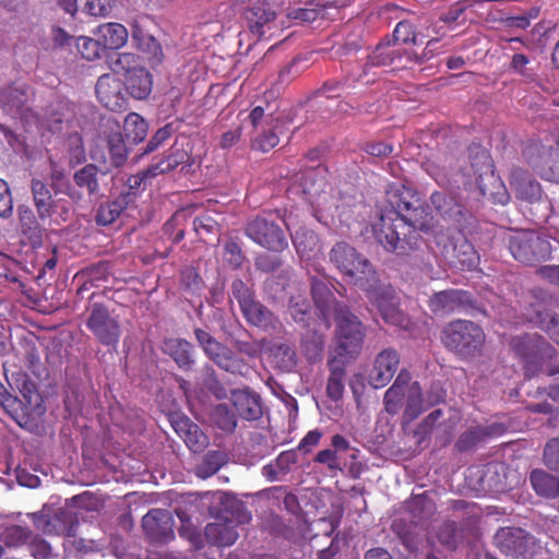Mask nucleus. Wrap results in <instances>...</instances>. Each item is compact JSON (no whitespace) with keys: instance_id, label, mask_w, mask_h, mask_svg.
I'll list each match as a JSON object with an SVG mask.
<instances>
[{"instance_id":"obj_1","label":"nucleus","mask_w":559,"mask_h":559,"mask_svg":"<svg viewBox=\"0 0 559 559\" xmlns=\"http://www.w3.org/2000/svg\"><path fill=\"white\" fill-rule=\"evenodd\" d=\"M430 234V247L435 254L440 255L449 265L462 270H474L478 266V253L457 228L432 226Z\"/></svg>"},{"instance_id":"obj_2","label":"nucleus","mask_w":559,"mask_h":559,"mask_svg":"<svg viewBox=\"0 0 559 559\" xmlns=\"http://www.w3.org/2000/svg\"><path fill=\"white\" fill-rule=\"evenodd\" d=\"M432 225L416 216H400L395 212L381 213L379 221L372 226L378 242L388 251L403 254L405 252L406 233L412 229L431 231Z\"/></svg>"},{"instance_id":"obj_3","label":"nucleus","mask_w":559,"mask_h":559,"mask_svg":"<svg viewBox=\"0 0 559 559\" xmlns=\"http://www.w3.org/2000/svg\"><path fill=\"white\" fill-rule=\"evenodd\" d=\"M330 262L355 285L365 286L373 281L376 271L370 261L345 241L336 242L329 253Z\"/></svg>"},{"instance_id":"obj_4","label":"nucleus","mask_w":559,"mask_h":559,"mask_svg":"<svg viewBox=\"0 0 559 559\" xmlns=\"http://www.w3.org/2000/svg\"><path fill=\"white\" fill-rule=\"evenodd\" d=\"M336 321L337 346L335 352L342 362L355 358L361 348L365 332L361 322L344 306L332 313Z\"/></svg>"},{"instance_id":"obj_5","label":"nucleus","mask_w":559,"mask_h":559,"mask_svg":"<svg viewBox=\"0 0 559 559\" xmlns=\"http://www.w3.org/2000/svg\"><path fill=\"white\" fill-rule=\"evenodd\" d=\"M442 341L449 349L463 356H471L480 352L485 334L476 323L456 320L443 330Z\"/></svg>"},{"instance_id":"obj_6","label":"nucleus","mask_w":559,"mask_h":559,"mask_svg":"<svg viewBox=\"0 0 559 559\" xmlns=\"http://www.w3.org/2000/svg\"><path fill=\"white\" fill-rule=\"evenodd\" d=\"M509 249L513 258L531 264L550 255V242L534 230H520L509 237Z\"/></svg>"},{"instance_id":"obj_7","label":"nucleus","mask_w":559,"mask_h":559,"mask_svg":"<svg viewBox=\"0 0 559 559\" xmlns=\"http://www.w3.org/2000/svg\"><path fill=\"white\" fill-rule=\"evenodd\" d=\"M361 288L366 290L370 302L378 308L385 322L401 328L407 325L408 320L399 309L397 297L392 286L380 284L376 274L373 281Z\"/></svg>"},{"instance_id":"obj_8","label":"nucleus","mask_w":559,"mask_h":559,"mask_svg":"<svg viewBox=\"0 0 559 559\" xmlns=\"http://www.w3.org/2000/svg\"><path fill=\"white\" fill-rule=\"evenodd\" d=\"M86 328L105 346L116 347L121 335L118 317L102 304L93 302L87 308Z\"/></svg>"},{"instance_id":"obj_9","label":"nucleus","mask_w":559,"mask_h":559,"mask_svg":"<svg viewBox=\"0 0 559 559\" xmlns=\"http://www.w3.org/2000/svg\"><path fill=\"white\" fill-rule=\"evenodd\" d=\"M245 233L257 245L271 251L280 252L288 246L280 225L264 216H257L249 221Z\"/></svg>"},{"instance_id":"obj_10","label":"nucleus","mask_w":559,"mask_h":559,"mask_svg":"<svg viewBox=\"0 0 559 559\" xmlns=\"http://www.w3.org/2000/svg\"><path fill=\"white\" fill-rule=\"evenodd\" d=\"M194 334L205 355L219 368L230 373H242L246 365L230 348L217 342L204 330L197 329Z\"/></svg>"},{"instance_id":"obj_11","label":"nucleus","mask_w":559,"mask_h":559,"mask_svg":"<svg viewBox=\"0 0 559 559\" xmlns=\"http://www.w3.org/2000/svg\"><path fill=\"white\" fill-rule=\"evenodd\" d=\"M471 170L473 174L469 170L463 174L464 177L468 178L466 181H464V183H471L474 177V181L478 185L483 195L490 194L493 199V202L498 204L504 205L509 202L510 197L503 186H501V191L493 193L489 192L483 182L485 177L496 181L490 156L485 150H478L476 152L471 163Z\"/></svg>"},{"instance_id":"obj_12","label":"nucleus","mask_w":559,"mask_h":559,"mask_svg":"<svg viewBox=\"0 0 559 559\" xmlns=\"http://www.w3.org/2000/svg\"><path fill=\"white\" fill-rule=\"evenodd\" d=\"M136 58L132 53H121L117 59V67L126 69V88L136 99L145 98L152 91V76L142 67H138Z\"/></svg>"},{"instance_id":"obj_13","label":"nucleus","mask_w":559,"mask_h":559,"mask_svg":"<svg viewBox=\"0 0 559 559\" xmlns=\"http://www.w3.org/2000/svg\"><path fill=\"white\" fill-rule=\"evenodd\" d=\"M250 519V513L245 510L242 504H238L236 521L225 518L210 523L205 526L204 535L211 544L223 547L230 546L238 538L236 523H247Z\"/></svg>"},{"instance_id":"obj_14","label":"nucleus","mask_w":559,"mask_h":559,"mask_svg":"<svg viewBox=\"0 0 559 559\" xmlns=\"http://www.w3.org/2000/svg\"><path fill=\"white\" fill-rule=\"evenodd\" d=\"M496 545L510 556H530L533 551L534 537L520 527H502L495 535Z\"/></svg>"},{"instance_id":"obj_15","label":"nucleus","mask_w":559,"mask_h":559,"mask_svg":"<svg viewBox=\"0 0 559 559\" xmlns=\"http://www.w3.org/2000/svg\"><path fill=\"white\" fill-rule=\"evenodd\" d=\"M388 206L382 213L395 212L400 216H416L421 221H428L425 210L415 206V195L413 191L404 185L394 183L389 187L385 193Z\"/></svg>"},{"instance_id":"obj_16","label":"nucleus","mask_w":559,"mask_h":559,"mask_svg":"<svg viewBox=\"0 0 559 559\" xmlns=\"http://www.w3.org/2000/svg\"><path fill=\"white\" fill-rule=\"evenodd\" d=\"M142 527L154 543H167L174 538L173 519L168 511L153 509L142 519Z\"/></svg>"},{"instance_id":"obj_17","label":"nucleus","mask_w":559,"mask_h":559,"mask_svg":"<svg viewBox=\"0 0 559 559\" xmlns=\"http://www.w3.org/2000/svg\"><path fill=\"white\" fill-rule=\"evenodd\" d=\"M400 364V356L396 350L388 348L380 352L369 372L368 381L374 389L385 386L394 377Z\"/></svg>"},{"instance_id":"obj_18","label":"nucleus","mask_w":559,"mask_h":559,"mask_svg":"<svg viewBox=\"0 0 559 559\" xmlns=\"http://www.w3.org/2000/svg\"><path fill=\"white\" fill-rule=\"evenodd\" d=\"M96 95L104 107L120 110L126 104L123 83L114 74L102 75L96 83Z\"/></svg>"},{"instance_id":"obj_19","label":"nucleus","mask_w":559,"mask_h":559,"mask_svg":"<svg viewBox=\"0 0 559 559\" xmlns=\"http://www.w3.org/2000/svg\"><path fill=\"white\" fill-rule=\"evenodd\" d=\"M403 59L412 60L413 55L405 51V49L391 40L380 43L374 50L368 56L367 67H388L393 69L403 67Z\"/></svg>"},{"instance_id":"obj_20","label":"nucleus","mask_w":559,"mask_h":559,"mask_svg":"<svg viewBox=\"0 0 559 559\" xmlns=\"http://www.w3.org/2000/svg\"><path fill=\"white\" fill-rule=\"evenodd\" d=\"M469 301V294L464 290H442L433 294L429 300V308L433 313L443 316L461 310Z\"/></svg>"},{"instance_id":"obj_21","label":"nucleus","mask_w":559,"mask_h":559,"mask_svg":"<svg viewBox=\"0 0 559 559\" xmlns=\"http://www.w3.org/2000/svg\"><path fill=\"white\" fill-rule=\"evenodd\" d=\"M190 144L185 140L180 143L176 141L171 147L170 153L159 163L152 164L143 174L145 178H152L158 174L173 170L179 165H186L190 162Z\"/></svg>"},{"instance_id":"obj_22","label":"nucleus","mask_w":559,"mask_h":559,"mask_svg":"<svg viewBox=\"0 0 559 559\" xmlns=\"http://www.w3.org/2000/svg\"><path fill=\"white\" fill-rule=\"evenodd\" d=\"M230 399L240 417L253 420L262 415L260 396L254 392L248 389L234 390Z\"/></svg>"},{"instance_id":"obj_23","label":"nucleus","mask_w":559,"mask_h":559,"mask_svg":"<svg viewBox=\"0 0 559 559\" xmlns=\"http://www.w3.org/2000/svg\"><path fill=\"white\" fill-rule=\"evenodd\" d=\"M311 289L313 301L325 320L332 316L335 308L342 307L335 302L331 283L325 277L313 278Z\"/></svg>"},{"instance_id":"obj_24","label":"nucleus","mask_w":559,"mask_h":559,"mask_svg":"<svg viewBox=\"0 0 559 559\" xmlns=\"http://www.w3.org/2000/svg\"><path fill=\"white\" fill-rule=\"evenodd\" d=\"M409 378V373L402 370L394 383L386 390L384 394V406L389 414H397L405 404Z\"/></svg>"},{"instance_id":"obj_25","label":"nucleus","mask_w":559,"mask_h":559,"mask_svg":"<svg viewBox=\"0 0 559 559\" xmlns=\"http://www.w3.org/2000/svg\"><path fill=\"white\" fill-rule=\"evenodd\" d=\"M33 202L40 219L49 218L55 212V201L49 187L40 179L31 181Z\"/></svg>"},{"instance_id":"obj_26","label":"nucleus","mask_w":559,"mask_h":559,"mask_svg":"<svg viewBox=\"0 0 559 559\" xmlns=\"http://www.w3.org/2000/svg\"><path fill=\"white\" fill-rule=\"evenodd\" d=\"M94 34L104 49H119L128 40V31L120 23L103 24Z\"/></svg>"},{"instance_id":"obj_27","label":"nucleus","mask_w":559,"mask_h":559,"mask_svg":"<svg viewBox=\"0 0 559 559\" xmlns=\"http://www.w3.org/2000/svg\"><path fill=\"white\" fill-rule=\"evenodd\" d=\"M292 241L301 259L309 260L320 252L321 247L317 234L305 226L292 234Z\"/></svg>"},{"instance_id":"obj_28","label":"nucleus","mask_w":559,"mask_h":559,"mask_svg":"<svg viewBox=\"0 0 559 559\" xmlns=\"http://www.w3.org/2000/svg\"><path fill=\"white\" fill-rule=\"evenodd\" d=\"M241 312L246 320L254 326L275 330L280 324L274 314L255 299L242 307Z\"/></svg>"},{"instance_id":"obj_29","label":"nucleus","mask_w":559,"mask_h":559,"mask_svg":"<svg viewBox=\"0 0 559 559\" xmlns=\"http://www.w3.org/2000/svg\"><path fill=\"white\" fill-rule=\"evenodd\" d=\"M162 349L165 354L173 357L178 367L189 369L193 365L192 345L183 338H166L163 342Z\"/></svg>"},{"instance_id":"obj_30","label":"nucleus","mask_w":559,"mask_h":559,"mask_svg":"<svg viewBox=\"0 0 559 559\" xmlns=\"http://www.w3.org/2000/svg\"><path fill=\"white\" fill-rule=\"evenodd\" d=\"M107 128L110 130V134L107 135L106 140L110 160L115 167H119L127 159V145L119 131L120 126L117 121L108 119Z\"/></svg>"},{"instance_id":"obj_31","label":"nucleus","mask_w":559,"mask_h":559,"mask_svg":"<svg viewBox=\"0 0 559 559\" xmlns=\"http://www.w3.org/2000/svg\"><path fill=\"white\" fill-rule=\"evenodd\" d=\"M510 183L519 198L533 201L540 194L539 185L523 169H513L510 176Z\"/></svg>"},{"instance_id":"obj_32","label":"nucleus","mask_w":559,"mask_h":559,"mask_svg":"<svg viewBox=\"0 0 559 559\" xmlns=\"http://www.w3.org/2000/svg\"><path fill=\"white\" fill-rule=\"evenodd\" d=\"M175 430L183 439L187 447L193 452L201 451L206 444V437L200 428L190 423L188 418H181L174 425Z\"/></svg>"},{"instance_id":"obj_33","label":"nucleus","mask_w":559,"mask_h":559,"mask_svg":"<svg viewBox=\"0 0 559 559\" xmlns=\"http://www.w3.org/2000/svg\"><path fill=\"white\" fill-rule=\"evenodd\" d=\"M430 200L444 221H456L462 215V204L453 195L445 192H435Z\"/></svg>"},{"instance_id":"obj_34","label":"nucleus","mask_w":559,"mask_h":559,"mask_svg":"<svg viewBox=\"0 0 559 559\" xmlns=\"http://www.w3.org/2000/svg\"><path fill=\"white\" fill-rule=\"evenodd\" d=\"M530 480L535 492L542 497L555 498L559 495V479L543 469H534Z\"/></svg>"},{"instance_id":"obj_35","label":"nucleus","mask_w":559,"mask_h":559,"mask_svg":"<svg viewBox=\"0 0 559 559\" xmlns=\"http://www.w3.org/2000/svg\"><path fill=\"white\" fill-rule=\"evenodd\" d=\"M500 431L501 429L497 425L488 427L476 426L469 428L467 431L461 435L455 447L459 451H468L485 438L497 436L500 433Z\"/></svg>"},{"instance_id":"obj_36","label":"nucleus","mask_w":559,"mask_h":559,"mask_svg":"<svg viewBox=\"0 0 559 559\" xmlns=\"http://www.w3.org/2000/svg\"><path fill=\"white\" fill-rule=\"evenodd\" d=\"M280 119H271L267 127L261 128L252 139V147L262 152H269L278 144Z\"/></svg>"},{"instance_id":"obj_37","label":"nucleus","mask_w":559,"mask_h":559,"mask_svg":"<svg viewBox=\"0 0 559 559\" xmlns=\"http://www.w3.org/2000/svg\"><path fill=\"white\" fill-rule=\"evenodd\" d=\"M127 204V197L123 195L102 204L96 215L97 224L103 226L110 225L120 216Z\"/></svg>"},{"instance_id":"obj_38","label":"nucleus","mask_w":559,"mask_h":559,"mask_svg":"<svg viewBox=\"0 0 559 559\" xmlns=\"http://www.w3.org/2000/svg\"><path fill=\"white\" fill-rule=\"evenodd\" d=\"M123 130L127 140L135 144L145 139L147 134V123L140 115L130 112L124 118Z\"/></svg>"},{"instance_id":"obj_39","label":"nucleus","mask_w":559,"mask_h":559,"mask_svg":"<svg viewBox=\"0 0 559 559\" xmlns=\"http://www.w3.org/2000/svg\"><path fill=\"white\" fill-rule=\"evenodd\" d=\"M227 456L221 451H211L205 454L203 461L195 467V474L200 478H209L225 465Z\"/></svg>"},{"instance_id":"obj_40","label":"nucleus","mask_w":559,"mask_h":559,"mask_svg":"<svg viewBox=\"0 0 559 559\" xmlns=\"http://www.w3.org/2000/svg\"><path fill=\"white\" fill-rule=\"evenodd\" d=\"M75 185L85 189L90 195L96 194L99 190L97 179V167L93 164L85 165L73 175Z\"/></svg>"},{"instance_id":"obj_41","label":"nucleus","mask_w":559,"mask_h":559,"mask_svg":"<svg viewBox=\"0 0 559 559\" xmlns=\"http://www.w3.org/2000/svg\"><path fill=\"white\" fill-rule=\"evenodd\" d=\"M345 389V369L338 365L331 366V372L326 384V394L333 401H340L343 397Z\"/></svg>"},{"instance_id":"obj_42","label":"nucleus","mask_w":559,"mask_h":559,"mask_svg":"<svg viewBox=\"0 0 559 559\" xmlns=\"http://www.w3.org/2000/svg\"><path fill=\"white\" fill-rule=\"evenodd\" d=\"M275 364L283 370H290L296 366V353L285 343H275L270 348Z\"/></svg>"},{"instance_id":"obj_43","label":"nucleus","mask_w":559,"mask_h":559,"mask_svg":"<svg viewBox=\"0 0 559 559\" xmlns=\"http://www.w3.org/2000/svg\"><path fill=\"white\" fill-rule=\"evenodd\" d=\"M423 412L421 389L418 382L408 383L405 400V416L408 419L416 418Z\"/></svg>"},{"instance_id":"obj_44","label":"nucleus","mask_w":559,"mask_h":559,"mask_svg":"<svg viewBox=\"0 0 559 559\" xmlns=\"http://www.w3.org/2000/svg\"><path fill=\"white\" fill-rule=\"evenodd\" d=\"M301 348L308 360L316 361L321 357L323 350L322 335L317 332H307L301 341Z\"/></svg>"},{"instance_id":"obj_45","label":"nucleus","mask_w":559,"mask_h":559,"mask_svg":"<svg viewBox=\"0 0 559 559\" xmlns=\"http://www.w3.org/2000/svg\"><path fill=\"white\" fill-rule=\"evenodd\" d=\"M78 51L84 59L95 60L99 58L104 51L100 41L97 38L81 36L75 38Z\"/></svg>"},{"instance_id":"obj_46","label":"nucleus","mask_w":559,"mask_h":559,"mask_svg":"<svg viewBox=\"0 0 559 559\" xmlns=\"http://www.w3.org/2000/svg\"><path fill=\"white\" fill-rule=\"evenodd\" d=\"M31 537V531L27 527L20 525H11L7 527L2 534L1 539L9 547H17L25 544Z\"/></svg>"},{"instance_id":"obj_47","label":"nucleus","mask_w":559,"mask_h":559,"mask_svg":"<svg viewBox=\"0 0 559 559\" xmlns=\"http://www.w3.org/2000/svg\"><path fill=\"white\" fill-rule=\"evenodd\" d=\"M288 310L295 322L307 323L310 316V305L305 298L300 296L293 297L289 301Z\"/></svg>"},{"instance_id":"obj_48","label":"nucleus","mask_w":559,"mask_h":559,"mask_svg":"<svg viewBox=\"0 0 559 559\" xmlns=\"http://www.w3.org/2000/svg\"><path fill=\"white\" fill-rule=\"evenodd\" d=\"M442 416L443 413L441 409H435L418 425L415 431L418 442H423L426 437L437 428V424Z\"/></svg>"},{"instance_id":"obj_49","label":"nucleus","mask_w":559,"mask_h":559,"mask_svg":"<svg viewBox=\"0 0 559 559\" xmlns=\"http://www.w3.org/2000/svg\"><path fill=\"white\" fill-rule=\"evenodd\" d=\"M457 525L455 522H445L439 527L438 540L449 549H453L457 542Z\"/></svg>"},{"instance_id":"obj_50","label":"nucleus","mask_w":559,"mask_h":559,"mask_svg":"<svg viewBox=\"0 0 559 559\" xmlns=\"http://www.w3.org/2000/svg\"><path fill=\"white\" fill-rule=\"evenodd\" d=\"M231 295L238 301L240 309L254 299L253 292L242 280H235L233 282Z\"/></svg>"},{"instance_id":"obj_51","label":"nucleus","mask_w":559,"mask_h":559,"mask_svg":"<svg viewBox=\"0 0 559 559\" xmlns=\"http://www.w3.org/2000/svg\"><path fill=\"white\" fill-rule=\"evenodd\" d=\"M544 463L550 469L559 472V438L547 442L544 450Z\"/></svg>"},{"instance_id":"obj_52","label":"nucleus","mask_w":559,"mask_h":559,"mask_svg":"<svg viewBox=\"0 0 559 559\" xmlns=\"http://www.w3.org/2000/svg\"><path fill=\"white\" fill-rule=\"evenodd\" d=\"M21 229L24 234H33L38 230V222L33 211L27 206L19 207Z\"/></svg>"},{"instance_id":"obj_53","label":"nucleus","mask_w":559,"mask_h":559,"mask_svg":"<svg viewBox=\"0 0 559 559\" xmlns=\"http://www.w3.org/2000/svg\"><path fill=\"white\" fill-rule=\"evenodd\" d=\"M224 259L229 265L237 269L243 263L245 255L241 248L235 241H227L224 246Z\"/></svg>"},{"instance_id":"obj_54","label":"nucleus","mask_w":559,"mask_h":559,"mask_svg":"<svg viewBox=\"0 0 559 559\" xmlns=\"http://www.w3.org/2000/svg\"><path fill=\"white\" fill-rule=\"evenodd\" d=\"M115 0H86L84 11L92 16H106L110 13Z\"/></svg>"},{"instance_id":"obj_55","label":"nucleus","mask_w":559,"mask_h":559,"mask_svg":"<svg viewBox=\"0 0 559 559\" xmlns=\"http://www.w3.org/2000/svg\"><path fill=\"white\" fill-rule=\"evenodd\" d=\"M393 37L392 43L394 45L399 44L402 46V44L409 41L415 43V34L412 24L405 21L397 23L393 32Z\"/></svg>"},{"instance_id":"obj_56","label":"nucleus","mask_w":559,"mask_h":559,"mask_svg":"<svg viewBox=\"0 0 559 559\" xmlns=\"http://www.w3.org/2000/svg\"><path fill=\"white\" fill-rule=\"evenodd\" d=\"M13 212V199L8 183L0 179V217L8 218Z\"/></svg>"},{"instance_id":"obj_57","label":"nucleus","mask_w":559,"mask_h":559,"mask_svg":"<svg viewBox=\"0 0 559 559\" xmlns=\"http://www.w3.org/2000/svg\"><path fill=\"white\" fill-rule=\"evenodd\" d=\"M69 151L71 160L81 163L85 159V150L83 147V140L80 134L73 133L68 139Z\"/></svg>"},{"instance_id":"obj_58","label":"nucleus","mask_w":559,"mask_h":559,"mask_svg":"<svg viewBox=\"0 0 559 559\" xmlns=\"http://www.w3.org/2000/svg\"><path fill=\"white\" fill-rule=\"evenodd\" d=\"M271 119H276V118L273 117L272 115L265 116L264 109L261 106L254 107L248 116V120L254 131H259L261 128L267 127V122Z\"/></svg>"},{"instance_id":"obj_59","label":"nucleus","mask_w":559,"mask_h":559,"mask_svg":"<svg viewBox=\"0 0 559 559\" xmlns=\"http://www.w3.org/2000/svg\"><path fill=\"white\" fill-rule=\"evenodd\" d=\"M171 133L173 127L170 124H167L158 129L151 139V141L148 142L145 153H150L156 150L162 143H164L166 140L170 138Z\"/></svg>"},{"instance_id":"obj_60","label":"nucleus","mask_w":559,"mask_h":559,"mask_svg":"<svg viewBox=\"0 0 559 559\" xmlns=\"http://www.w3.org/2000/svg\"><path fill=\"white\" fill-rule=\"evenodd\" d=\"M29 550L35 559H48L51 556V547L44 539L33 540Z\"/></svg>"},{"instance_id":"obj_61","label":"nucleus","mask_w":559,"mask_h":559,"mask_svg":"<svg viewBox=\"0 0 559 559\" xmlns=\"http://www.w3.org/2000/svg\"><path fill=\"white\" fill-rule=\"evenodd\" d=\"M280 265V259L270 254H260L255 260V266L266 273L274 272Z\"/></svg>"},{"instance_id":"obj_62","label":"nucleus","mask_w":559,"mask_h":559,"mask_svg":"<svg viewBox=\"0 0 559 559\" xmlns=\"http://www.w3.org/2000/svg\"><path fill=\"white\" fill-rule=\"evenodd\" d=\"M275 19L273 13H265L264 16H257L254 21L250 23V31L252 34L261 37L264 35V27L267 26Z\"/></svg>"},{"instance_id":"obj_63","label":"nucleus","mask_w":559,"mask_h":559,"mask_svg":"<svg viewBox=\"0 0 559 559\" xmlns=\"http://www.w3.org/2000/svg\"><path fill=\"white\" fill-rule=\"evenodd\" d=\"M181 283L183 286H186L187 289L193 293L201 288V280L199 275L191 269L182 272Z\"/></svg>"},{"instance_id":"obj_64","label":"nucleus","mask_w":559,"mask_h":559,"mask_svg":"<svg viewBox=\"0 0 559 559\" xmlns=\"http://www.w3.org/2000/svg\"><path fill=\"white\" fill-rule=\"evenodd\" d=\"M537 274L554 285H559V265H544L537 270Z\"/></svg>"}]
</instances>
